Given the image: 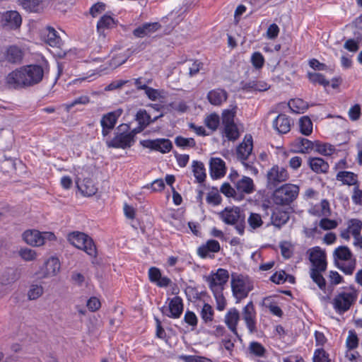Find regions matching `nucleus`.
I'll return each instance as SVG.
<instances>
[{
    "label": "nucleus",
    "mask_w": 362,
    "mask_h": 362,
    "mask_svg": "<svg viewBox=\"0 0 362 362\" xmlns=\"http://www.w3.org/2000/svg\"><path fill=\"white\" fill-rule=\"evenodd\" d=\"M43 76L44 70L41 66L27 65L9 73L6 77V83L13 88L33 86L39 83Z\"/></svg>",
    "instance_id": "obj_1"
},
{
    "label": "nucleus",
    "mask_w": 362,
    "mask_h": 362,
    "mask_svg": "<svg viewBox=\"0 0 362 362\" xmlns=\"http://www.w3.org/2000/svg\"><path fill=\"white\" fill-rule=\"evenodd\" d=\"M358 295V291L354 286L337 293L332 300L333 308L339 315L345 313L356 303Z\"/></svg>",
    "instance_id": "obj_2"
},
{
    "label": "nucleus",
    "mask_w": 362,
    "mask_h": 362,
    "mask_svg": "<svg viewBox=\"0 0 362 362\" xmlns=\"http://www.w3.org/2000/svg\"><path fill=\"white\" fill-rule=\"evenodd\" d=\"M299 194V187L293 184H285L274 189L273 192L274 202L277 205H289Z\"/></svg>",
    "instance_id": "obj_3"
},
{
    "label": "nucleus",
    "mask_w": 362,
    "mask_h": 362,
    "mask_svg": "<svg viewBox=\"0 0 362 362\" xmlns=\"http://www.w3.org/2000/svg\"><path fill=\"white\" fill-rule=\"evenodd\" d=\"M130 129L127 124H122L117 128V132L112 139L107 141L106 144L109 148H127L134 143V139L129 136L128 132Z\"/></svg>",
    "instance_id": "obj_4"
},
{
    "label": "nucleus",
    "mask_w": 362,
    "mask_h": 362,
    "mask_svg": "<svg viewBox=\"0 0 362 362\" xmlns=\"http://www.w3.org/2000/svg\"><path fill=\"white\" fill-rule=\"evenodd\" d=\"M68 240L74 247L83 250L90 257H95L97 250L93 240L80 232H73L68 235Z\"/></svg>",
    "instance_id": "obj_5"
},
{
    "label": "nucleus",
    "mask_w": 362,
    "mask_h": 362,
    "mask_svg": "<svg viewBox=\"0 0 362 362\" xmlns=\"http://www.w3.org/2000/svg\"><path fill=\"white\" fill-rule=\"evenodd\" d=\"M23 240L29 245L33 247H40L43 245L46 240H54L55 235L52 232H40L37 230H27L23 235Z\"/></svg>",
    "instance_id": "obj_6"
},
{
    "label": "nucleus",
    "mask_w": 362,
    "mask_h": 362,
    "mask_svg": "<svg viewBox=\"0 0 362 362\" xmlns=\"http://www.w3.org/2000/svg\"><path fill=\"white\" fill-rule=\"evenodd\" d=\"M228 278L229 274L228 271L223 269H218L216 274L207 278L209 288L217 300L221 298H223L222 291L223 289V286L228 281Z\"/></svg>",
    "instance_id": "obj_7"
},
{
    "label": "nucleus",
    "mask_w": 362,
    "mask_h": 362,
    "mask_svg": "<svg viewBox=\"0 0 362 362\" xmlns=\"http://www.w3.org/2000/svg\"><path fill=\"white\" fill-rule=\"evenodd\" d=\"M289 177L286 169L279 165H274L267 174V187L275 189L281 182H286Z\"/></svg>",
    "instance_id": "obj_8"
},
{
    "label": "nucleus",
    "mask_w": 362,
    "mask_h": 362,
    "mask_svg": "<svg viewBox=\"0 0 362 362\" xmlns=\"http://www.w3.org/2000/svg\"><path fill=\"white\" fill-rule=\"evenodd\" d=\"M20 278V273L16 269L8 268L0 277V297H4L8 292V288H4L13 284Z\"/></svg>",
    "instance_id": "obj_9"
},
{
    "label": "nucleus",
    "mask_w": 362,
    "mask_h": 362,
    "mask_svg": "<svg viewBox=\"0 0 362 362\" xmlns=\"http://www.w3.org/2000/svg\"><path fill=\"white\" fill-rule=\"evenodd\" d=\"M1 25L7 30H17L22 23V17L16 11H8L1 16Z\"/></svg>",
    "instance_id": "obj_10"
},
{
    "label": "nucleus",
    "mask_w": 362,
    "mask_h": 362,
    "mask_svg": "<svg viewBox=\"0 0 362 362\" xmlns=\"http://www.w3.org/2000/svg\"><path fill=\"white\" fill-rule=\"evenodd\" d=\"M168 307L163 306L160 308L163 314L167 315L170 318H179L183 311L182 300L179 296H175L170 299Z\"/></svg>",
    "instance_id": "obj_11"
},
{
    "label": "nucleus",
    "mask_w": 362,
    "mask_h": 362,
    "mask_svg": "<svg viewBox=\"0 0 362 362\" xmlns=\"http://www.w3.org/2000/svg\"><path fill=\"white\" fill-rule=\"evenodd\" d=\"M231 288L234 297L239 303L242 299L246 298L249 292L252 289V287L247 285L245 281L238 277H233L231 280Z\"/></svg>",
    "instance_id": "obj_12"
},
{
    "label": "nucleus",
    "mask_w": 362,
    "mask_h": 362,
    "mask_svg": "<svg viewBox=\"0 0 362 362\" xmlns=\"http://www.w3.org/2000/svg\"><path fill=\"white\" fill-rule=\"evenodd\" d=\"M140 144L145 148L158 151L163 153L169 152L173 148L172 142L167 139L142 140L140 141Z\"/></svg>",
    "instance_id": "obj_13"
},
{
    "label": "nucleus",
    "mask_w": 362,
    "mask_h": 362,
    "mask_svg": "<svg viewBox=\"0 0 362 362\" xmlns=\"http://www.w3.org/2000/svg\"><path fill=\"white\" fill-rule=\"evenodd\" d=\"M243 319L245 321L250 333L257 332L256 327V312L252 301L249 302L243 309Z\"/></svg>",
    "instance_id": "obj_14"
},
{
    "label": "nucleus",
    "mask_w": 362,
    "mask_h": 362,
    "mask_svg": "<svg viewBox=\"0 0 362 362\" xmlns=\"http://www.w3.org/2000/svg\"><path fill=\"white\" fill-rule=\"evenodd\" d=\"M223 221L228 225L235 224L238 221H245V216L241 214L239 207L226 208L220 213Z\"/></svg>",
    "instance_id": "obj_15"
},
{
    "label": "nucleus",
    "mask_w": 362,
    "mask_h": 362,
    "mask_svg": "<svg viewBox=\"0 0 362 362\" xmlns=\"http://www.w3.org/2000/svg\"><path fill=\"white\" fill-rule=\"evenodd\" d=\"M309 259L312 263L311 269L325 271L327 269L326 255L319 247L313 249L310 253Z\"/></svg>",
    "instance_id": "obj_16"
},
{
    "label": "nucleus",
    "mask_w": 362,
    "mask_h": 362,
    "mask_svg": "<svg viewBox=\"0 0 362 362\" xmlns=\"http://www.w3.org/2000/svg\"><path fill=\"white\" fill-rule=\"evenodd\" d=\"M60 269V262L58 258L52 257L48 259L44 267L41 269V276L42 278L51 277L57 275Z\"/></svg>",
    "instance_id": "obj_17"
},
{
    "label": "nucleus",
    "mask_w": 362,
    "mask_h": 362,
    "mask_svg": "<svg viewBox=\"0 0 362 362\" xmlns=\"http://www.w3.org/2000/svg\"><path fill=\"white\" fill-rule=\"evenodd\" d=\"M158 23H146L139 26L133 31V35L136 37L150 36L160 28Z\"/></svg>",
    "instance_id": "obj_18"
},
{
    "label": "nucleus",
    "mask_w": 362,
    "mask_h": 362,
    "mask_svg": "<svg viewBox=\"0 0 362 362\" xmlns=\"http://www.w3.org/2000/svg\"><path fill=\"white\" fill-rule=\"evenodd\" d=\"M207 100L215 106H220L228 99V93L223 88H215L207 93Z\"/></svg>",
    "instance_id": "obj_19"
},
{
    "label": "nucleus",
    "mask_w": 362,
    "mask_h": 362,
    "mask_svg": "<svg viewBox=\"0 0 362 362\" xmlns=\"http://www.w3.org/2000/svg\"><path fill=\"white\" fill-rule=\"evenodd\" d=\"M221 246L219 243L216 240H209L206 244L200 246L197 250L198 255L202 258L212 257L209 253H216L220 251Z\"/></svg>",
    "instance_id": "obj_20"
},
{
    "label": "nucleus",
    "mask_w": 362,
    "mask_h": 362,
    "mask_svg": "<svg viewBox=\"0 0 362 362\" xmlns=\"http://www.w3.org/2000/svg\"><path fill=\"white\" fill-rule=\"evenodd\" d=\"M291 119L290 118L284 115L279 114L273 122L274 128L279 134H286L291 129Z\"/></svg>",
    "instance_id": "obj_21"
},
{
    "label": "nucleus",
    "mask_w": 362,
    "mask_h": 362,
    "mask_svg": "<svg viewBox=\"0 0 362 362\" xmlns=\"http://www.w3.org/2000/svg\"><path fill=\"white\" fill-rule=\"evenodd\" d=\"M211 175L213 178H219L226 173L224 161L219 158H212L210 160Z\"/></svg>",
    "instance_id": "obj_22"
},
{
    "label": "nucleus",
    "mask_w": 362,
    "mask_h": 362,
    "mask_svg": "<svg viewBox=\"0 0 362 362\" xmlns=\"http://www.w3.org/2000/svg\"><path fill=\"white\" fill-rule=\"evenodd\" d=\"M23 52L18 47L10 46L6 51L5 59L11 64H20L23 58Z\"/></svg>",
    "instance_id": "obj_23"
},
{
    "label": "nucleus",
    "mask_w": 362,
    "mask_h": 362,
    "mask_svg": "<svg viewBox=\"0 0 362 362\" xmlns=\"http://www.w3.org/2000/svg\"><path fill=\"white\" fill-rule=\"evenodd\" d=\"M122 113V110L118 109L104 115L100 120L102 127L113 129Z\"/></svg>",
    "instance_id": "obj_24"
},
{
    "label": "nucleus",
    "mask_w": 362,
    "mask_h": 362,
    "mask_svg": "<svg viewBox=\"0 0 362 362\" xmlns=\"http://www.w3.org/2000/svg\"><path fill=\"white\" fill-rule=\"evenodd\" d=\"M252 151V139L251 136L249 138L245 136L243 143H241L237 148V154L238 158L242 160L247 159Z\"/></svg>",
    "instance_id": "obj_25"
},
{
    "label": "nucleus",
    "mask_w": 362,
    "mask_h": 362,
    "mask_svg": "<svg viewBox=\"0 0 362 362\" xmlns=\"http://www.w3.org/2000/svg\"><path fill=\"white\" fill-rule=\"evenodd\" d=\"M236 190L241 194H251L255 191V185L253 180L246 176H243L240 180L235 182Z\"/></svg>",
    "instance_id": "obj_26"
},
{
    "label": "nucleus",
    "mask_w": 362,
    "mask_h": 362,
    "mask_svg": "<svg viewBox=\"0 0 362 362\" xmlns=\"http://www.w3.org/2000/svg\"><path fill=\"white\" fill-rule=\"evenodd\" d=\"M240 320V313L235 308L230 309L225 316V323L235 335L238 336L237 325Z\"/></svg>",
    "instance_id": "obj_27"
},
{
    "label": "nucleus",
    "mask_w": 362,
    "mask_h": 362,
    "mask_svg": "<svg viewBox=\"0 0 362 362\" xmlns=\"http://www.w3.org/2000/svg\"><path fill=\"white\" fill-rule=\"evenodd\" d=\"M77 186L81 193L87 197L94 195L98 191L97 187L90 178H85L81 183L77 182Z\"/></svg>",
    "instance_id": "obj_28"
},
{
    "label": "nucleus",
    "mask_w": 362,
    "mask_h": 362,
    "mask_svg": "<svg viewBox=\"0 0 362 362\" xmlns=\"http://www.w3.org/2000/svg\"><path fill=\"white\" fill-rule=\"evenodd\" d=\"M308 165L316 173H326L329 170V164L324 159L318 157L309 158Z\"/></svg>",
    "instance_id": "obj_29"
},
{
    "label": "nucleus",
    "mask_w": 362,
    "mask_h": 362,
    "mask_svg": "<svg viewBox=\"0 0 362 362\" xmlns=\"http://www.w3.org/2000/svg\"><path fill=\"white\" fill-rule=\"evenodd\" d=\"M289 218V213L281 209L274 211L271 217L272 223L278 228L286 224Z\"/></svg>",
    "instance_id": "obj_30"
},
{
    "label": "nucleus",
    "mask_w": 362,
    "mask_h": 362,
    "mask_svg": "<svg viewBox=\"0 0 362 362\" xmlns=\"http://www.w3.org/2000/svg\"><path fill=\"white\" fill-rule=\"evenodd\" d=\"M348 228L355 239L354 245L360 247L361 231L362 229V221L358 219H351L349 222Z\"/></svg>",
    "instance_id": "obj_31"
},
{
    "label": "nucleus",
    "mask_w": 362,
    "mask_h": 362,
    "mask_svg": "<svg viewBox=\"0 0 362 362\" xmlns=\"http://www.w3.org/2000/svg\"><path fill=\"white\" fill-rule=\"evenodd\" d=\"M336 179L341 182L343 185L349 186L358 185L357 175L350 171H339L337 174Z\"/></svg>",
    "instance_id": "obj_32"
},
{
    "label": "nucleus",
    "mask_w": 362,
    "mask_h": 362,
    "mask_svg": "<svg viewBox=\"0 0 362 362\" xmlns=\"http://www.w3.org/2000/svg\"><path fill=\"white\" fill-rule=\"evenodd\" d=\"M44 0H18V3L25 10L29 12H39L42 8Z\"/></svg>",
    "instance_id": "obj_33"
},
{
    "label": "nucleus",
    "mask_w": 362,
    "mask_h": 362,
    "mask_svg": "<svg viewBox=\"0 0 362 362\" xmlns=\"http://www.w3.org/2000/svg\"><path fill=\"white\" fill-rule=\"evenodd\" d=\"M115 24V21L110 16L104 15L100 18L97 23L98 32L100 35H105V30L113 28Z\"/></svg>",
    "instance_id": "obj_34"
},
{
    "label": "nucleus",
    "mask_w": 362,
    "mask_h": 362,
    "mask_svg": "<svg viewBox=\"0 0 362 362\" xmlns=\"http://www.w3.org/2000/svg\"><path fill=\"white\" fill-rule=\"evenodd\" d=\"M193 173L199 183L203 182L206 178L205 168L204 164L200 161L194 160L192 163Z\"/></svg>",
    "instance_id": "obj_35"
},
{
    "label": "nucleus",
    "mask_w": 362,
    "mask_h": 362,
    "mask_svg": "<svg viewBox=\"0 0 362 362\" xmlns=\"http://www.w3.org/2000/svg\"><path fill=\"white\" fill-rule=\"evenodd\" d=\"M296 146L298 147V152L305 153L314 148L315 141L313 142L305 138H297L295 141Z\"/></svg>",
    "instance_id": "obj_36"
},
{
    "label": "nucleus",
    "mask_w": 362,
    "mask_h": 362,
    "mask_svg": "<svg viewBox=\"0 0 362 362\" xmlns=\"http://www.w3.org/2000/svg\"><path fill=\"white\" fill-rule=\"evenodd\" d=\"M237 107L223 110L221 115V124L223 127L235 123L234 118L236 115Z\"/></svg>",
    "instance_id": "obj_37"
},
{
    "label": "nucleus",
    "mask_w": 362,
    "mask_h": 362,
    "mask_svg": "<svg viewBox=\"0 0 362 362\" xmlns=\"http://www.w3.org/2000/svg\"><path fill=\"white\" fill-rule=\"evenodd\" d=\"M223 132L229 141H235L240 136L238 128L235 123L223 127Z\"/></svg>",
    "instance_id": "obj_38"
},
{
    "label": "nucleus",
    "mask_w": 362,
    "mask_h": 362,
    "mask_svg": "<svg viewBox=\"0 0 362 362\" xmlns=\"http://www.w3.org/2000/svg\"><path fill=\"white\" fill-rule=\"evenodd\" d=\"M333 255L335 261L337 259L347 261L351 259L352 254L348 247L339 246L334 250Z\"/></svg>",
    "instance_id": "obj_39"
},
{
    "label": "nucleus",
    "mask_w": 362,
    "mask_h": 362,
    "mask_svg": "<svg viewBox=\"0 0 362 362\" xmlns=\"http://www.w3.org/2000/svg\"><path fill=\"white\" fill-rule=\"evenodd\" d=\"M300 132L308 136L313 132V122L308 116L302 117L299 120Z\"/></svg>",
    "instance_id": "obj_40"
},
{
    "label": "nucleus",
    "mask_w": 362,
    "mask_h": 362,
    "mask_svg": "<svg viewBox=\"0 0 362 362\" xmlns=\"http://www.w3.org/2000/svg\"><path fill=\"white\" fill-rule=\"evenodd\" d=\"M308 78L309 81L313 84H319L324 87H327L329 85V81L327 80L325 76L316 72H308Z\"/></svg>",
    "instance_id": "obj_41"
},
{
    "label": "nucleus",
    "mask_w": 362,
    "mask_h": 362,
    "mask_svg": "<svg viewBox=\"0 0 362 362\" xmlns=\"http://www.w3.org/2000/svg\"><path fill=\"white\" fill-rule=\"evenodd\" d=\"M290 109L296 113L303 112L305 110L308 109L307 104L300 98L292 99L288 102Z\"/></svg>",
    "instance_id": "obj_42"
},
{
    "label": "nucleus",
    "mask_w": 362,
    "mask_h": 362,
    "mask_svg": "<svg viewBox=\"0 0 362 362\" xmlns=\"http://www.w3.org/2000/svg\"><path fill=\"white\" fill-rule=\"evenodd\" d=\"M48 33L47 35L46 42L51 47H59L61 45L62 40L57 34V31L52 28H48Z\"/></svg>",
    "instance_id": "obj_43"
},
{
    "label": "nucleus",
    "mask_w": 362,
    "mask_h": 362,
    "mask_svg": "<svg viewBox=\"0 0 362 362\" xmlns=\"http://www.w3.org/2000/svg\"><path fill=\"white\" fill-rule=\"evenodd\" d=\"M323 271L317 270L316 269H310V275L313 281L316 283L321 290H324L326 287V281L321 272Z\"/></svg>",
    "instance_id": "obj_44"
},
{
    "label": "nucleus",
    "mask_w": 362,
    "mask_h": 362,
    "mask_svg": "<svg viewBox=\"0 0 362 362\" xmlns=\"http://www.w3.org/2000/svg\"><path fill=\"white\" fill-rule=\"evenodd\" d=\"M214 311L212 307L208 303H204L200 313L202 320L205 323L211 322L214 319Z\"/></svg>",
    "instance_id": "obj_45"
},
{
    "label": "nucleus",
    "mask_w": 362,
    "mask_h": 362,
    "mask_svg": "<svg viewBox=\"0 0 362 362\" xmlns=\"http://www.w3.org/2000/svg\"><path fill=\"white\" fill-rule=\"evenodd\" d=\"M315 147H316V151L319 153H320L322 155H325V156H330L335 151L334 147L333 146H332L331 144H320L317 141H315Z\"/></svg>",
    "instance_id": "obj_46"
},
{
    "label": "nucleus",
    "mask_w": 362,
    "mask_h": 362,
    "mask_svg": "<svg viewBox=\"0 0 362 362\" xmlns=\"http://www.w3.org/2000/svg\"><path fill=\"white\" fill-rule=\"evenodd\" d=\"M136 120L139 125L146 127L151 124V117L145 110H139L136 115Z\"/></svg>",
    "instance_id": "obj_47"
},
{
    "label": "nucleus",
    "mask_w": 362,
    "mask_h": 362,
    "mask_svg": "<svg viewBox=\"0 0 362 362\" xmlns=\"http://www.w3.org/2000/svg\"><path fill=\"white\" fill-rule=\"evenodd\" d=\"M220 124V117L218 115L212 113L205 119V124L210 129L216 130Z\"/></svg>",
    "instance_id": "obj_48"
},
{
    "label": "nucleus",
    "mask_w": 362,
    "mask_h": 362,
    "mask_svg": "<svg viewBox=\"0 0 362 362\" xmlns=\"http://www.w3.org/2000/svg\"><path fill=\"white\" fill-rule=\"evenodd\" d=\"M19 256L25 261H33L37 257V252L30 248H21L18 251Z\"/></svg>",
    "instance_id": "obj_49"
},
{
    "label": "nucleus",
    "mask_w": 362,
    "mask_h": 362,
    "mask_svg": "<svg viewBox=\"0 0 362 362\" xmlns=\"http://www.w3.org/2000/svg\"><path fill=\"white\" fill-rule=\"evenodd\" d=\"M43 294V288L39 285H32L28 292V298L30 300H36Z\"/></svg>",
    "instance_id": "obj_50"
},
{
    "label": "nucleus",
    "mask_w": 362,
    "mask_h": 362,
    "mask_svg": "<svg viewBox=\"0 0 362 362\" xmlns=\"http://www.w3.org/2000/svg\"><path fill=\"white\" fill-rule=\"evenodd\" d=\"M247 222L250 226L253 229L259 228L263 224L261 216L256 213L250 214V216L248 217Z\"/></svg>",
    "instance_id": "obj_51"
},
{
    "label": "nucleus",
    "mask_w": 362,
    "mask_h": 362,
    "mask_svg": "<svg viewBox=\"0 0 362 362\" xmlns=\"http://www.w3.org/2000/svg\"><path fill=\"white\" fill-rule=\"evenodd\" d=\"M175 143L177 146L180 147H194L196 145V142L193 138H184L182 136H177L175 139Z\"/></svg>",
    "instance_id": "obj_52"
},
{
    "label": "nucleus",
    "mask_w": 362,
    "mask_h": 362,
    "mask_svg": "<svg viewBox=\"0 0 362 362\" xmlns=\"http://www.w3.org/2000/svg\"><path fill=\"white\" fill-rule=\"evenodd\" d=\"M358 345V338L354 330H350L346 339V346L349 349H354Z\"/></svg>",
    "instance_id": "obj_53"
},
{
    "label": "nucleus",
    "mask_w": 362,
    "mask_h": 362,
    "mask_svg": "<svg viewBox=\"0 0 362 362\" xmlns=\"http://www.w3.org/2000/svg\"><path fill=\"white\" fill-rule=\"evenodd\" d=\"M249 349L251 354L257 356H263L266 351L260 343L256 341L250 344Z\"/></svg>",
    "instance_id": "obj_54"
},
{
    "label": "nucleus",
    "mask_w": 362,
    "mask_h": 362,
    "mask_svg": "<svg viewBox=\"0 0 362 362\" xmlns=\"http://www.w3.org/2000/svg\"><path fill=\"white\" fill-rule=\"evenodd\" d=\"M214 189V188L213 189ZM206 202L209 204L216 206L221 204V197L218 192V189H215V191H211L208 193L206 196Z\"/></svg>",
    "instance_id": "obj_55"
},
{
    "label": "nucleus",
    "mask_w": 362,
    "mask_h": 362,
    "mask_svg": "<svg viewBox=\"0 0 362 362\" xmlns=\"http://www.w3.org/2000/svg\"><path fill=\"white\" fill-rule=\"evenodd\" d=\"M353 23L355 27L354 36L358 42H362V15L356 18Z\"/></svg>",
    "instance_id": "obj_56"
},
{
    "label": "nucleus",
    "mask_w": 362,
    "mask_h": 362,
    "mask_svg": "<svg viewBox=\"0 0 362 362\" xmlns=\"http://www.w3.org/2000/svg\"><path fill=\"white\" fill-rule=\"evenodd\" d=\"M337 267L341 269L344 274L348 275H351L356 267V261L353 260L349 262V263H337Z\"/></svg>",
    "instance_id": "obj_57"
},
{
    "label": "nucleus",
    "mask_w": 362,
    "mask_h": 362,
    "mask_svg": "<svg viewBox=\"0 0 362 362\" xmlns=\"http://www.w3.org/2000/svg\"><path fill=\"white\" fill-rule=\"evenodd\" d=\"M313 362H330L329 355L323 349H318L315 350Z\"/></svg>",
    "instance_id": "obj_58"
},
{
    "label": "nucleus",
    "mask_w": 362,
    "mask_h": 362,
    "mask_svg": "<svg viewBox=\"0 0 362 362\" xmlns=\"http://www.w3.org/2000/svg\"><path fill=\"white\" fill-rule=\"evenodd\" d=\"M251 62L254 67L256 69H261L264 65V59L260 52H255L251 57Z\"/></svg>",
    "instance_id": "obj_59"
},
{
    "label": "nucleus",
    "mask_w": 362,
    "mask_h": 362,
    "mask_svg": "<svg viewBox=\"0 0 362 362\" xmlns=\"http://www.w3.org/2000/svg\"><path fill=\"white\" fill-rule=\"evenodd\" d=\"M220 192L227 197H235L238 195L235 189L228 182H225L221 185Z\"/></svg>",
    "instance_id": "obj_60"
},
{
    "label": "nucleus",
    "mask_w": 362,
    "mask_h": 362,
    "mask_svg": "<svg viewBox=\"0 0 362 362\" xmlns=\"http://www.w3.org/2000/svg\"><path fill=\"white\" fill-rule=\"evenodd\" d=\"M319 225L324 230H331L337 226V223L334 220L324 218L320 220Z\"/></svg>",
    "instance_id": "obj_61"
},
{
    "label": "nucleus",
    "mask_w": 362,
    "mask_h": 362,
    "mask_svg": "<svg viewBox=\"0 0 362 362\" xmlns=\"http://www.w3.org/2000/svg\"><path fill=\"white\" fill-rule=\"evenodd\" d=\"M279 33V28L276 23L271 24L266 33L268 39L274 40L277 37Z\"/></svg>",
    "instance_id": "obj_62"
},
{
    "label": "nucleus",
    "mask_w": 362,
    "mask_h": 362,
    "mask_svg": "<svg viewBox=\"0 0 362 362\" xmlns=\"http://www.w3.org/2000/svg\"><path fill=\"white\" fill-rule=\"evenodd\" d=\"M184 320L186 323L192 327H195L197 325V317L192 311L187 310L185 313Z\"/></svg>",
    "instance_id": "obj_63"
},
{
    "label": "nucleus",
    "mask_w": 362,
    "mask_h": 362,
    "mask_svg": "<svg viewBox=\"0 0 362 362\" xmlns=\"http://www.w3.org/2000/svg\"><path fill=\"white\" fill-rule=\"evenodd\" d=\"M100 306V301L96 297H91L87 301V307L92 312L98 310Z\"/></svg>",
    "instance_id": "obj_64"
}]
</instances>
